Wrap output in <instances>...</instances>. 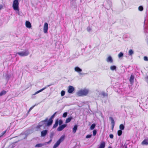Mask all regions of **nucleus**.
Returning a JSON list of instances; mask_svg holds the SVG:
<instances>
[{
    "label": "nucleus",
    "mask_w": 148,
    "mask_h": 148,
    "mask_svg": "<svg viewBox=\"0 0 148 148\" xmlns=\"http://www.w3.org/2000/svg\"><path fill=\"white\" fill-rule=\"evenodd\" d=\"M51 85H47V86H46L45 87L42 88V89H41L39 90L38 91L36 92L35 93V94H34V95H36L37 94H38V93L42 91L43 90H45V89H46V88H47L48 87H49L50 86H51Z\"/></svg>",
    "instance_id": "13"
},
{
    "label": "nucleus",
    "mask_w": 148,
    "mask_h": 148,
    "mask_svg": "<svg viewBox=\"0 0 148 148\" xmlns=\"http://www.w3.org/2000/svg\"><path fill=\"white\" fill-rule=\"evenodd\" d=\"M119 128L120 130H123L124 129L125 126L123 124H121L119 126Z\"/></svg>",
    "instance_id": "29"
},
{
    "label": "nucleus",
    "mask_w": 148,
    "mask_h": 148,
    "mask_svg": "<svg viewBox=\"0 0 148 148\" xmlns=\"http://www.w3.org/2000/svg\"><path fill=\"white\" fill-rule=\"evenodd\" d=\"M101 95H102L104 97H105L106 96L107 97H108V94L107 93H105L104 92H101Z\"/></svg>",
    "instance_id": "30"
},
{
    "label": "nucleus",
    "mask_w": 148,
    "mask_h": 148,
    "mask_svg": "<svg viewBox=\"0 0 148 148\" xmlns=\"http://www.w3.org/2000/svg\"><path fill=\"white\" fill-rule=\"evenodd\" d=\"M67 126L66 124H63L61 125H59V127L58 128L57 130L58 131H61L63 130Z\"/></svg>",
    "instance_id": "9"
},
{
    "label": "nucleus",
    "mask_w": 148,
    "mask_h": 148,
    "mask_svg": "<svg viewBox=\"0 0 148 148\" xmlns=\"http://www.w3.org/2000/svg\"><path fill=\"white\" fill-rule=\"evenodd\" d=\"M74 69L75 71L78 72L80 75L85 74V73L81 72L82 71V70L78 66L75 67V68Z\"/></svg>",
    "instance_id": "7"
},
{
    "label": "nucleus",
    "mask_w": 148,
    "mask_h": 148,
    "mask_svg": "<svg viewBox=\"0 0 148 148\" xmlns=\"http://www.w3.org/2000/svg\"><path fill=\"white\" fill-rule=\"evenodd\" d=\"M89 92V90L87 89L81 90L77 92V95L80 97L86 96L88 93Z\"/></svg>",
    "instance_id": "2"
},
{
    "label": "nucleus",
    "mask_w": 148,
    "mask_h": 148,
    "mask_svg": "<svg viewBox=\"0 0 148 148\" xmlns=\"http://www.w3.org/2000/svg\"><path fill=\"white\" fill-rule=\"evenodd\" d=\"M56 113V112H55L49 120L48 118H47L45 120L39 122L38 125L36 127V130H39L40 127L42 126L44 128H45L47 127L50 126L53 123V119L55 117Z\"/></svg>",
    "instance_id": "1"
},
{
    "label": "nucleus",
    "mask_w": 148,
    "mask_h": 148,
    "mask_svg": "<svg viewBox=\"0 0 148 148\" xmlns=\"http://www.w3.org/2000/svg\"><path fill=\"white\" fill-rule=\"evenodd\" d=\"M54 135V133L53 132H51L50 135V139H52Z\"/></svg>",
    "instance_id": "33"
},
{
    "label": "nucleus",
    "mask_w": 148,
    "mask_h": 148,
    "mask_svg": "<svg viewBox=\"0 0 148 148\" xmlns=\"http://www.w3.org/2000/svg\"><path fill=\"white\" fill-rule=\"evenodd\" d=\"M92 132H93V136H95L97 134V130H96V129L94 130H93Z\"/></svg>",
    "instance_id": "35"
},
{
    "label": "nucleus",
    "mask_w": 148,
    "mask_h": 148,
    "mask_svg": "<svg viewBox=\"0 0 148 148\" xmlns=\"http://www.w3.org/2000/svg\"><path fill=\"white\" fill-rule=\"evenodd\" d=\"M109 148H112V147H109Z\"/></svg>",
    "instance_id": "53"
},
{
    "label": "nucleus",
    "mask_w": 148,
    "mask_h": 148,
    "mask_svg": "<svg viewBox=\"0 0 148 148\" xmlns=\"http://www.w3.org/2000/svg\"><path fill=\"white\" fill-rule=\"evenodd\" d=\"M65 138V136L64 135H62L60 138L57 141L56 143L53 147V148H56L58 147L60 143L64 141Z\"/></svg>",
    "instance_id": "3"
},
{
    "label": "nucleus",
    "mask_w": 148,
    "mask_h": 148,
    "mask_svg": "<svg viewBox=\"0 0 148 148\" xmlns=\"http://www.w3.org/2000/svg\"><path fill=\"white\" fill-rule=\"evenodd\" d=\"M65 94V91L64 90H62L61 91V95L62 97Z\"/></svg>",
    "instance_id": "36"
},
{
    "label": "nucleus",
    "mask_w": 148,
    "mask_h": 148,
    "mask_svg": "<svg viewBox=\"0 0 148 148\" xmlns=\"http://www.w3.org/2000/svg\"><path fill=\"white\" fill-rule=\"evenodd\" d=\"M6 93V92L4 90H3L0 92V97L5 95Z\"/></svg>",
    "instance_id": "23"
},
{
    "label": "nucleus",
    "mask_w": 148,
    "mask_h": 148,
    "mask_svg": "<svg viewBox=\"0 0 148 148\" xmlns=\"http://www.w3.org/2000/svg\"><path fill=\"white\" fill-rule=\"evenodd\" d=\"M34 106H33L32 107H31L29 109V111H30L34 107Z\"/></svg>",
    "instance_id": "46"
},
{
    "label": "nucleus",
    "mask_w": 148,
    "mask_h": 148,
    "mask_svg": "<svg viewBox=\"0 0 148 148\" xmlns=\"http://www.w3.org/2000/svg\"><path fill=\"white\" fill-rule=\"evenodd\" d=\"M109 119L111 121V123L112 124H115V122L113 117H110Z\"/></svg>",
    "instance_id": "25"
},
{
    "label": "nucleus",
    "mask_w": 148,
    "mask_h": 148,
    "mask_svg": "<svg viewBox=\"0 0 148 148\" xmlns=\"http://www.w3.org/2000/svg\"><path fill=\"white\" fill-rule=\"evenodd\" d=\"M145 79L146 82L148 83V76H147L146 77H145Z\"/></svg>",
    "instance_id": "45"
},
{
    "label": "nucleus",
    "mask_w": 148,
    "mask_h": 148,
    "mask_svg": "<svg viewBox=\"0 0 148 148\" xmlns=\"http://www.w3.org/2000/svg\"><path fill=\"white\" fill-rule=\"evenodd\" d=\"M78 128V125H74L73 128V133H76Z\"/></svg>",
    "instance_id": "18"
},
{
    "label": "nucleus",
    "mask_w": 148,
    "mask_h": 148,
    "mask_svg": "<svg viewBox=\"0 0 148 148\" xmlns=\"http://www.w3.org/2000/svg\"><path fill=\"white\" fill-rule=\"evenodd\" d=\"M106 61L108 62L111 63H113V59L110 56H109L106 59Z\"/></svg>",
    "instance_id": "12"
},
{
    "label": "nucleus",
    "mask_w": 148,
    "mask_h": 148,
    "mask_svg": "<svg viewBox=\"0 0 148 148\" xmlns=\"http://www.w3.org/2000/svg\"><path fill=\"white\" fill-rule=\"evenodd\" d=\"M1 137V136H0V138Z\"/></svg>",
    "instance_id": "54"
},
{
    "label": "nucleus",
    "mask_w": 148,
    "mask_h": 148,
    "mask_svg": "<svg viewBox=\"0 0 148 148\" xmlns=\"http://www.w3.org/2000/svg\"><path fill=\"white\" fill-rule=\"evenodd\" d=\"M96 126V124L95 123L92 124L90 127V129L91 130H93Z\"/></svg>",
    "instance_id": "27"
},
{
    "label": "nucleus",
    "mask_w": 148,
    "mask_h": 148,
    "mask_svg": "<svg viewBox=\"0 0 148 148\" xmlns=\"http://www.w3.org/2000/svg\"><path fill=\"white\" fill-rule=\"evenodd\" d=\"M109 137L111 139H112L114 137V135L113 134H110L109 135Z\"/></svg>",
    "instance_id": "41"
},
{
    "label": "nucleus",
    "mask_w": 148,
    "mask_h": 148,
    "mask_svg": "<svg viewBox=\"0 0 148 148\" xmlns=\"http://www.w3.org/2000/svg\"><path fill=\"white\" fill-rule=\"evenodd\" d=\"M67 114L68 113L66 112L64 113L62 115V117L64 118L66 117L67 116Z\"/></svg>",
    "instance_id": "38"
},
{
    "label": "nucleus",
    "mask_w": 148,
    "mask_h": 148,
    "mask_svg": "<svg viewBox=\"0 0 148 148\" xmlns=\"http://www.w3.org/2000/svg\"><path fill=\"white\" fill-rule=\"evenodd\" d=\"M106 146V143L104 141H101L98 148H105Z\"/></svg>",
    "instance_id": "14"
},
{
    "label": "nucleus",
    "mask_w": 148,
    "mask_h": 148,
    "mask_svg": "<svg viewBox=\"0 0 148 148\" xmlns=\"http://www.w3.org/2000/svg\"><path fill=\"white\" fill-rule=\"evenodd\" d=\"M131 143L129 140H127L125 142L124 145L123 146L122 148H132V146L131 145Z\"/></svg>",
    "instance_id": "6"
},
{
    "label": "nucleus",
    "mask_w": 148,
    "mask_h": 148,
    "mask_svg": "<svg viewBox=\"0 0 148 148\" xmlns=\"http://www.w3.org/2000/svg\"><path fill=\"white\" fill-rule=\"evenodd\" d=\"M58 119V121L59 122L58 123H59V125H62L63 123V121L61 119H60V120H59Z\"/></svg>",
    "instance_id": "34"
},
{
    "label": "nucleus",
    "mask_w": 148,
    "mask_h": 148,
    "mask_svg": "<svg viewBox=\"0 0 148 148\" xmlns=\"http://www.w3.org/2000/svg\"><path fill=\"white\" fill-rule=\"evenodd\" d=\"M147 44L148 45V39L147 40Z\"/></svg>",
    "instance_id": "50"
},
{
    "label": "nucleus",
    "mask_w": 148,
    "mask_h": 148,
    "mask_svg": "<svg viewBox=\"0 0 148 148\" xmlns=\"http://www.w3.org/2000/svg\"><path fill=\"white\" fill-rule=\"evenodd\" d=\"M25 25L27 27L30 28L32 27V25L28 21H26L25 22Z\"/></svg>",
    "instance_id": "16"
},
{
    "label": "nucleus",
    "mask_w": 148,
    "mask_h": 148,
    "mask_svg": "<svg viewBox=\"0 0 148 148\" xmlns=\"http://www.w3.org/2000/svg\"><path fill=\"white\" fill-rule=\"evenodd\" d=\"M48 25L47 23H45L44 24L43 31L45 33H47L48 30Z\"/></svg>",
    "instance_id": "11"
},
{
    "label": "nucleus",
    "mask_w": 148,
    "mask_h": 148,
    "mask_svg": "<svg viewBox=\"0 0 148 148\" xmlns=\"http://www.w3.org/2000/svg\"><path fill=\"white\" fill-rule=\"evenodd\" d=\"M112 124V129H113L114 127L115 124Z\"/></svg>",
    "instance_id": "47"
},
{
    "label": "nucleus",
    "mask_w": 148,
    "mask_h": 148,
    "mask_svg": "<svg viewBox=\"0 0 148 148\" xmlns=\"http://www.w3.org/2000/svg\"><path fill=\"white\" fill-rule=\"evenodd\" d=\"M123 56V53L122 52H120L118 54V56L119 58H120Z\"/></svg>",
    "instance_id": "32"
},
{
    "label": "nucleus",
    "mask_w": 148,
    "mask_h": 148,
    "mask_svg": "<svg viewBox=\"0 0 148 148\" xmlns=\"http://www.w3.org/2000/svg\"><path fill=\"white\" fill-rule=\"evenodd\" d=\"M44 144L42 143H38L36 145L35 147H40L44 145Z\"/></svg>",
    "instance_id": "26"
},
{
    "label": "nucleus",
    "mask_w": 148,
    "mask_h": 148,
    "mask_svg": "<svg viewBox=\"0 0 148 148\" xmlns=\"http://www.w3.org/2000/svg\"><path fill=\"white\" fill-rule=\"evenodd\" d=\"M48 131L47 130H44L41 132V137H45L48 134Z\"/></svg>",
    "instance_id": "8"
},
{
    "label": "nucleus",
    "mask_w": 148,
    "mask_h": 148,
    "mask_svg": "<svg viewBox=\"0 0 148 148\" xmlns=\"http://www.w3.org/2000/svg\"><path fill=\"white\" fill-rule=\"evenodd\" d=\"M144 60L145 61H148V58L146 56H145L144 57Z\"/></svg>",
    "instance_id": "40"
},
{
    "label": "nucleus",
    "mask_w": 148,
    "mask_h": 148,
    "mask_svg": "<svg viewBox=\"0 0 148 148\" xmlns=\"http://www.w3.org/2000/svg\"><path fill=\"white\" fill-rule=\"evenodd\" d=\"M144 32L145 34L148 33V28L147 27H144Z\"/></svg>",
    "instance_id": "28"
},
{
    "label": "nucleus",
    "mask_w": 148,
    "mask_h": 148,
    "mask_svg": "<svg viewBox=\"0 0 148 148\" xmlns=\"http://www.w3.org/2000/svg\"><path fill=\"white\" fill-rule=\"evenodd\" d=\"M74 90L75 88L72 86H70L68 88V92L69 93H73Z\"/></svg>",
    "instance_id": "10"
},
{
    "label": "nucleus",
    "mask_w": 148,
    "mask_h": 148,
    "mask_svg": "<svg viewBox=\"0 0 148 148\" xmlns=\"http://www.w3.org/2000/svg\"><path fill=\"white\" fill-rule=\"evenodd\" d=\"M87 30L88 32H89L91 30V29L90 27H88L87 28Z\"/></svg>",
    "instance_id": "43"
},
{
    "label": "nucleus",
    "mask_w": 148,
    "mask_h": 148,
    "mask_svg": "<svg viewBox=\"0 0 148 148\" xmlns=\"http://www.w3.org/2000/svg\"><path fill=\"white\" fill-rule=\"evenodd\" d=\"M142 144L143 145H148V139H145L142 142Z\"/></svg>",
    "instance_id": "21"
},
{
    "label": "nucleus",
    "mask_w": 148,
    "mask_h": 148,
    "mask_svg": "<svg viewBox=\"0 0 148 148\" xmlns=\"http://www.w3.org/2000/svg\"><path fill=\"white\" fill-rule=\"evenodd\" d=\"M58 122H59L58 121V119H57L56 120L55 123L53 127L52 128L53 129L56 128L58 126L59 124Z\"/></svg>",
    "instance_id": "19"
},
{
    "label": "nucleus",
    "mask_w": 148,
    "mask_h": 148,
    "mask_svg": "<svg viewBox=\"0 0 148 148\" xmlns=\"http://www.w3.org/2000/svg\"><path fill=\"white\" fill-rule=\"evenodd\" d=\"M122 130H119L117 132V134L119 136H121L122 134Z\"/></svg>",
    "instance_id": "31"
},
{
    "label": "nucleus",
    "mask_w": 148,
    "mask_h": 148,
    "mask_svg": "<svg viewBox=\"0 0 148 148\" xmlns=\"http://www.w3.org/2000/svg\"><path fill=\"white\" fill-rule=\"evenodd\" d=\"M112 3L110 0H106L105 8L107 10H109L112 6Z\"/></svg>",
    "instance_id": "5"
},
{
    "label": "nucleus",
    "mask_w": 148,
    "mask_h": 148,
    "mask_svg": "<svg viewBox=\"0 0 148 148\" xmlns=\"http://www.w3.org/2000/svg\"><path fill=\"white\" fill-rule=\"evenodd\" d=\"M147 101H148V98H147Z\"/></svg>",
    "instance_id": "52"
},
{
    "label": "nucleus",
    "mask_w": 148,
    "mask_h": 148,
    "mask_svg": "<svg viewBox=\"0 0 148 148\" xmlns=\"http://www.w3.org/2000/svg\"><path fill=\"white\" fill-rule=\"evenodd\" d=\"M73 119V117L72 116L69 117L66 119L65 121L66 123H67L70 122Z\"/></svg>",
    "instance_id": "20"
},
{
    "label": "nucleus",
    "mask_w": 148,
    "mask_h": 148,
    "mask_svg": "<svg viewBox=\"0 0 148 148\" xmlns=\"http://www.w3.org/2000/svg\"><path fill=\"white\" fill-rule=\"evenodd\" d=\"M5 77L6 78V82H8L11 77V75L8 73L6 74Z\"/></svg>",
    "instance_id": "15"
},
{
    "label": "nucleus",
    "mask_w": 148,
    "mask_h": 148,
    "mask_svg": "<svg viewBox=\"0 0 148 148\" xmlns=\"http://www.w3.org/2000/svg\"><path fill=\"white\" fill-rule=\"evenodd\" d=\"M138 10L140 11H142L143 10V8L142 6H140L138 8Z\"/></svg>",
    "instance_id": "37"
},
{
    "label": "nucleus",
    "mask_w": 148,
    "mask_h": 148,
    "mask_svg": "<svg viewBox=\"0 0 148 148\" xmlns=\"http://www.w3.org/2000/svg\"><path fill=\"white\" fill-rule=\"evenodd\" d=\"M92 136V134H88V135H87L86 136V138H91Z\"/></svg>",
    "instance_id": "39"
},
{
    "label": "nucleus",
    "mask_w": 148,
    "mask_h": 148,
    "mask_svg": "<svg viewBox=\"0 0 148 148\" xmlns=\"http://www.w3.org/2000/svg\"><path fill=\"white\" fill-rule=\"evenodd\" d=\"M134 51L132 49H130L128 52V54L130 56H132L134 54Z\"/></svg>",
    "instance_id": "24"
},
{
    "label": "nucleus",
    "mask_w": 148,
    "mask_h": 148,
    "mask_svg": "<svg viewBox=\"0 0 148 148\" xmlns=\"http://www.w3.org/2000/svg\"><path fill=\"white\" fill-rule=\"evenodd\" d=\"M134 76L132 75H131L129 79L130 82L131 84L134 82Z\"/></svg>",
    "instance_id": "17"
},
{
    "label": "nucleus",
    "mask_w": 148,
    "mask_h": 148,
    "mask_svg": "<svg viewBox=\"0 0 148 148\" xmlns=\"http://www.w3.org/2000/svg\"><path fill=\"white\" fill-rule=\"evenodd\" d=\"M6 131L7 130H6L4 131H3L2 132V133H1V136H2L6 132Z\"/></svg>",
    "instance_id": "42"
},
{
    "label": "nucleus",
    "mask_w": 148,
    "mask_h": 148,
    "mask_svg": "<svg viewBox=\"0 0 148 148\" xmlns=\"http://www.w3.org/2000/svg\"><path fill=\"white\" fill-rule=\"evenodd\" d=\"M29 54V52L28 50H26L25 51L21 52H17L16 54L19 55L21 56H28Z\"/></svg>",
    "instance_id": "4"
},
{
    "label": "nucleus",
    "mask_w": 148,
    "mask_h": 148,
    "mask_svg": "<svg viewBox=\"0 0 148 148\" xmlns=\"http://www.w3.org/2000/svg\"><path fill=\"white\" fill-rule=\"evenodd\" d=\"M82 49V50H85V48H83Z\"/></svg>",
    "instance_id": "49"
},
{
    "label": "nucleus",
    "mask_w": 148,
    "mask_h": 148,
    "mask_svg": "<svg viewBox=\"0 0 148 148\" xmlns=\"http://www.w3.org/2000/svg\"><path fill=\"white\" fill-rule=\"evenodd\" d=\"M89 48L91 49V45H90L89 46Z\"/></svg>",
    "instance_id": "48"
},
{
    "label": "nucleus",
    "mask_w": 148,
    "mask_h": 148,
    "mask_svg": "<svg viewBox=\"0 0 148 148\" xmlns=\"http://www.w3.org/2000/svg\"><path fill=\"white\" fill-rule=\"evenodd\" d=\"M52 141V139H50V140L48 142H47L46 143L47 144H49Z\"/></svg>",
    "instance_id": "44"
},
{
    "label": "nucleus",
    "mask_w": 148,
    "mask_h": 148,
    "mask_svg": "<svg viewBox=\"0 0 148 148\" xmlns=\"http://www.w3.org/2000/svg\"><path fill=\"white\" fill-rule=\"evenodd\" d=\"M117 68V67L115 65L111 66L110 68V69L112 71H116Z\"/></svg>",
    "instance_id": "22"
},
{
    "label": "nucleus",
    "mask_w": 148,
    "mask_h": 148,
    "mask_svg": "<svg viewBox=\"0 0 148 148\" xmlns=\"http://www.w3.org/2000/svg\"><path fill=\"white\" fill-rule=\"evenodd\" d=\"M145 21L144 22V26H145Z\"/></svg>",
    "instance_id": "51"
}]
</instances>
